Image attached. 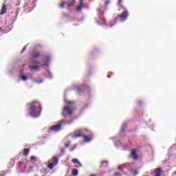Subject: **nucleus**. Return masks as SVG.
<instances>
[{"mask_svg":"<svg viewBox=\"0 0 176 176\" xmlns=\"http://www.w3.org/2000/svg\"><path fill=\"white\" fill-rule=\"evenodd\" d=\"M120 168H121V167L120 166V167L118 168V169L120 170Z\"/></svg>","mask_w":176,"mask_h":176,"instance_id":"nucleus-34","label":"nucleus"},{"mask_svg":"<svg viewBox=\"0 0 176 176\" xmlns=\"http://www.w3.org/2000/svg\"><path fill=\"white\" fill-rule=\"evenodd\" d=\"M41 57V53L39 52H33L32 54V58L36 60V58H39Z\"/></svg>","mask_w":176,"mask_h":176,"instance_id":"nucleus-7","label":"nucleus"},{"mask_svg":"<svg viewBox=\"0 0 176 176\" xmlns=\"http://www.w3.org/2000/svg\"><path fill=\"white\" fill-rule=\"evenodd\" d=\"M72 162L76 164L74 166L76 167V168H79L80 167H82V164L80 163V162H79L78 159H73Z\"/></svg>","mask_w":176,"mask_h":176,"instance_id":"nucleus-6","label":"nucleus"},{"mask_svg":"<svg viewBox=\"0 0 176 176\" xmlns=\"http://www.w3.org/2000/svg\"><path fill=\"white\" fill-rule=\"evenodd\" d=\"M65 148H68L69 146V143L65 144Z\"/></svg>","mask_w":176,"mask_h":176,"instance_id":"nucleus-29","label":"nucleus"},{"mask_svg":"<svg viewBox=\"0 0 176 176\" xmlns=\"http://www.w3.org/2000/svg\"><path fill=\"white\" fill-rule=\"evenodd\" d=\"M65 112L67 113V115H69V116L72 115V107L66 106L63 108V112L62 115L63 118H67V116L64 114Z\"/></svg>","mask_w":176,"mask_h":176,"instance_id":"nucleus-5","label":"nucleus"},{"mask_svg":"<svg viewBox=\"0 0 176 176\" xmlns=\"http://www.w3.org/2000/svg\"><path fill=\"white\" fill-rule=\"evenodd\" d=\"M155 176H162V168H157L155 169Z\"/></svg>","mask_w":176,"mask_h":176,"instance_id":"nucleus-10","label":"nucleus"},{"mask_svg":"<svg viewBox=\"0 0 176 176\" xmlns=\"http://www.w3.org/2000/svg\"><path fill=\"white\" fill-rule=\"evenodd\" d=\"M36 159V157H35V156L31 157V160H35Z\"/></svg>","mask_w":176,"mask_h":176,"instance_id":"nucleus-28","label":"nucleus"},{"mask_svg":"<svg viewBox=\"0 0 176 176\" xmlns=\"http://www.w3.org/2000/svg\"><path fill=\"white\" fill-rule=\"evenodd\" d=\"M29 153H30V149L25 148L23 151V156H28Z\"/></svg>","mask_w":176,"mask_h":176,"instance_id":"nucleus-19","label":"nucleus"},{"mask_svg":"<svg viewBox=\"0 0 176 176\" xmlns=\"http://www.w3.org/2000/svg\"><path fill=\"white\" fill-rule=\"evenodd\" d=\"M131 155H132V157L133 159H134V160H137V159H138V156L137 155V153H135V150H132L131 151Z\"/></svg>","mask_w":176,"mask_h":176,"instance_id":"nucleus-13","label":"nucleus"},{"mask_svg":"<svg viewBox=\"0 0 176 176\" xmlns=\"http://www.w3.org/2000/svg\"><path fill=\"white\" fill-rule=\"evenodd\" d=\"M82 8H83V0H80L79 6L76 8L77 12H80V10H82Z\"/></svg>","mask_w":176,"mask_h":176,"instance_id":"nucleus-12","label":"nucleus"},{"mask_svg":"<svg viewBox=\"0 0 176 176\" xmlns=\"http://www.w3.org/2000/svg\"><path fill=\"white\" fill-rule=\"evenodd\" d=\"M43 82V80H35V83L39 84V83H42Z\"/></svg>","mask_w":176,"mask_h":176,"instance_id":"nucleus-23","label":"nucleus"},{"mask_svg":"<svg viewBox=\"0 0 176 176\" xmlns=\"http://www.w3.org/2000/svg\"><path fill=\"white\" fill-rule=\"evenodd\" d=\"M67 124V120H62L59 122H58L57 124L52 126L50 128V130H52V131H55L56 133L61 131L63 129V127Z\"/></svg>","mask_w":176,"mask_h":176,"instance_id":"nucleus-3","label":"nucleus"},{"mask_svg":"<svg viewBox=\"0 0 176 176\" xmlns=\"http://www.w3.org/2000/svg\"><path fill=\"white\" fill-rule=\"evenodd\" d=\"M114 175H116V176H120V173L116 172V173H114Z\"/></svg>","mask_w":176,"mask_h":176,"instance_id":"nucleus-26","label":"nucleus"},{"mask_svg":"<svg viewBox=\"0 0 176 176\" xmlns=\"http://www.w3.org/2000/svg\"><path fill=\"white\" fill-rule=\"evenodd\" d=\"M19 163L21 168H23V167L26 168L27 165L23 162H19Z\"/></svg>","mask_w":176,"mask_h":176,"instance_id":"nucleus-20","label":"nucleus"},{"mask_svg":"<svg viewBox=\"0 0 176 176\" xmlns=\"http://www.w3.org/2000/svg\"><path fill=\"white\" fill-rule=\"evenodd\" d=\"M78 174H79V170L78 169H73L72 171V176H77Z\"/></svg>","mask_w":176,"mask_h":176,"instance_id":"nucleus-15","label":"nucleus"},{"mask_svg":"<svg viewBox=\"0 0 176 176\" xmlns=\"http://www.w3.org/2000/svg\"><path fill=\"white\" fill-rule=\"evenodd\" d=\"M27 50V47H24L22 50V52H25V50Z\"/></svg>","mask_w":176,"mask_h":176,"instance_id":"nucleus-30","label":"nucleus"},{"mask_svg":"<svg viewBox=\"0 0 176 176\" xmlns=\"http://www.w3.org/2000/svg\"><path fill=\"white\" fill-rule=\"evenodd\" d=\"M67 104H74V102H71V101H66Z\"/></svg>","mask_w":176,"mask_h":176,"instance_id":"nucleus-27","label":"nucleus"},{"mask_svg":"<svg viewBox=\"0 0 176 176\" xmlns=\"http://www.w3.org/2000/svg\"><path fill=\"white\" fill-rule=\"evenodd\" d=\"M104 163H107V164H108V162L107 161H102V164H104Z\"/></svg>","mask_w":176,"mask_h":176,"instance_id":"nucleus-31","label":"nucleus"},{"mask_svg":"<svg viewBox=\"0 0 176 176\" xmlns=\"http://www.w3.org/2000/svg\"><path fill=\"white\" fill-rule=\"evenodd\" d=\"M42 112V105L38 101L32 102L30 104V115L32 118H39Z\"/></svg>","mask_w":176,"mask_h":176,"instance_id":"nucleus-2","label":"nucleus"},{"mask_svg":"<svg viewBox=\"0 0 176 176\" xmlns=\"http://www.w3.org/2000/svg\"><path fill=\"white\" fill-rule=\"evenodd\" d=\"M120 3H122V0H118V5L120 6V8H121V9H123V12L121 14L118 15L116 18H114L112 21H110L109 27H113L115 23H118V21H120L121 23L126 21L129 17V11L127 9H126V8L120 5Z\"/></svg>","mask_w":176,"mask_h":176,"instance_id":"nucleus-1","label":"nucleus"},{"mask_svg":"<svg viewBox=\"0 0 176 176\" xmlns=\"http://www.w3.org/2000/svg\"><path fill=\"white\" fill-rule=\"evenodd\" d=\"M7 10H8V8H6V5L3 4L2 8H1V11L0 12L1 16L5 14V13H6Z\"/></svg>","mask_w":176,"mask_h":176,"instance_id":"nucleus-8","label":"nucleus"},{"mask_svg":"<svg viewBox=\"0 0 176 176\" xmlns=\"http://www.w3.org/2000/svg\"><path fill=\"white\" fill-rule=\"evenodd\" d=\"M132 174H134V175H137V174H138V171H137V170H132Z\"/></svg>","mask_w":176,"mask_h":176,"instance_id":"nucleus-24","label":"nucleus"},{"mask_svg":"<svg viewBox=\"0 0 176 176\" xmlns=\"http://www.w3.org/2000/svg\"><path fill=\"white\" fill-rule=\"evenodd\" d=\"M49 60H50V58L49 57L47 58V63H49Z\"/></svg>","mask_w":176,"mask_h":176,"instance_id":"nucleus-32","label":"nucleus"},{"mask_svg":"<svg viewBox=\"0 0 176 176\" xmlns=\"http://www.w3.org/2000/svg\"><path fill=\"white\" fill-rule=\"evenodd\" d=\"M21 79H22V80L25 81V80H27L28 78H27V76H22Z\"/></svg>","mask_w":176,"mask_h":176,"instance_id":"nucleus-22","label":"nucleus"},{"mask_svg":"<svg viewBox=\"0 0 176 176\" xmlns=\"http://www.w3.org/2000/svg\"><path fill=\"white\" fill-rule=\"evenodd\" d=\"M78 133L75 134V135H73V138H79L80 137H83L85 142H90V141H91V140H93L92 137H88V136H86V135H83L82 134V130L81 129L78 130Z\"/></svg>","mask_w":176,"mask_h":176,"instance_id":"nucleus-4","label":"nucleus"},{"mask_svg":"<svg viewBox=\"0 0 176 176\" xmlns=\"http://www.w3.org/2000/svg\"><path fill=\"white\" fill-rule=\"evenodd\" d=\"M56 167V165L52 162H49V164L47 165V168H50V170H53Z\"/></svg>","mask_w":176,"mask_h":176,"instance_id":"nucleus-16","label":"nucleus"},{"mask_svg":"<svg viewBox=\"0 0 176 176\" xmlns=\"http://www.w3.org/2000/svg\"><path fill=\"white\" fill-rule=\"evenodd\" d=\"M60 153L62 155H64V153H65V148H62L60 150Z\"/></svg>","mask_w":176,"mask_h":176,"instance_id":"nucleus-21","label":"nucleus"},{"mask_svg":"<svg viewBox=\"0 0 176 176\" xmlns=\"http://www.w3.org/2000/svg\"><path fill=\"white\" fill-rule=\"evenodd\" d=\"M52 163L55 166H57V164H58V157L57 156L53 157L52 158Z\"/></svg>","mask_w":176,"mask_h":176,"instance_id":"nucleus-9","label":"nucleus"},{"mask_svg":"<svg viewBox=\"0 0 176 176\" xmlns=\"http://www.w3.org/2000/svg\"><path fill=\"white\" fill-rule=\"evenodd\" d=\"M0 30H1V28H0Z\"/></svg>","mask_w":176,"mask_h":176,"instance_id":"nucleus-35","label":"nucleus"},{"mask_svg":"<svg viewBox=\"0 0 176 176\" xmlns=\"http://www.w3.org/2000/svg\"><path fill=\"white\" fill-rule=\"evenodd\" d=\"M90 176H97V175H96V174H92V175H91Z\"/></svg>","mask_w":176,"mask_h":176,"instance_id":"nucleus-33","label":"nucleus"},{"mask_svg":"<svg viewBox=\"0 0 176 176\" xmlns=\"http://www.w3.org/2000/svg\"><path fill=\"white\" fill-rule=\"evenodd\" d=\"M65 5H67V2L63 1L59 4V7L60 8V9H64V8H65Z\"/></svg>","mask_w":176,"mask_h":176,"instance_id":"nucleus-17","label":"nucleus"},{"mask_svg":"<svg viewBox=\"0 0 176 176\" xmlns=\"http://www.w3.org/2000/svg\"><path fill=\"white\" fill-rule=\"evenodd\" d=\"M110 3H111V1L109 0H107L105 1V5H109Z\"/></svg>","mask_w":176,"mask_h":176,"instance_id":"nucleus-25","label":"nucleus"},{"mask_svg":"<svg viewBox=\"0 0 176 176\" xmlns=\"http://www.w3.org/2000/svg\"><path fill=\"white\" fill-rule=\"evenodd\" d=\"M99 17L100 20L103 21V24H105V23H107V21H105V17H104V15L102 14H100Z\"/></svg>","mask_w":176,"mask_h":176,"instance_id":"nucleus-18","label":"nucleus"},{"mask_svg":"<svg viewBox=\"0 0 176 176\" xmlns=\"http://www.w3.org/2000/svg\"><path fill=\"white\" fill-rule=\"evenodd\" d=\"M66 5H67L69 8H71V6H74V5H75V0H67V1L66 2Z\"/></svg>","mask_w":176,"mask_h":176,"instance_id":"nucleus-11","label":"nucleus"},{"mask_svg":"<svg viewBox=\"0 0 176 176\" xmlns=\"http://www.w3.org/2000/svg\"><path fill=\"white\" fill-rule=\"evenodd\" d=\"M30 71H39V65H34L30 67Z\"/></svg>","mask_w":176,"mask_h":176,"instance_id":"nucleus-14","label":"nucleus"}]
</instances>
